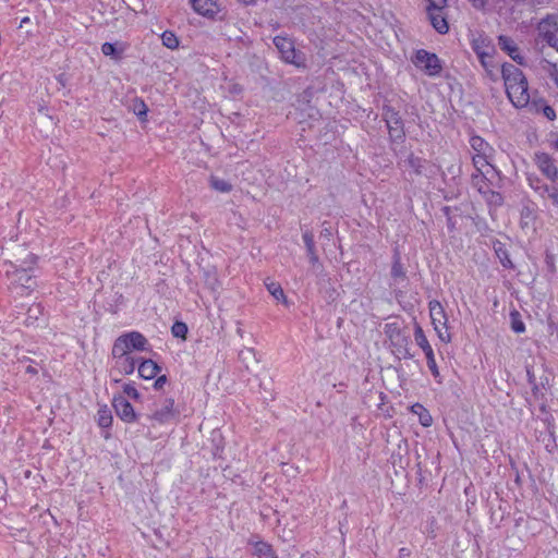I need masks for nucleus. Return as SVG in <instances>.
Wrapping results in <instances>:
<instances>
[{"instance_id": "nucleus-1", "label": "nucleus", "mask_w": 558, "mask_h": 558, "mask_svg": "<svg viewBox=\"0 0 558 558\" xmlns=\"http://www.w3.org/2000/svg\"><path fill=\"white\" fill-rule=\"evenodd\" d=\"M502 78L509 100L517 108L525 107L530 101L527 81L522 71L510 63L502 65Z\"/></svg>"}, {"instance_id": "nucleus-2", "label": "nucleus", "mask_w": 558, "mask_h": 558, "mask_svg": "<svg viewBox=\"0 0 558 558\" xmlns=\"http://www.w3.org/2000/svg\"><path fill=\"white\" fill-rule=\"evenodd\" d=\"M35 262L36 257L29 254L20 266H16L13 263L9 264L10 268L7 269V276L10 280L11 287L26 292L36 288L37 282L35 276L31 274L32 265H34Z\"/></svg>"}, {"instance_id": "nucleus-3", "label": "nucleus", "mask_w": 558, "mask_h": 558, "mask_svg": "<svg viewBox=\"0 0 558 558\" xmlns=\"http://www.w3.org/2000/svg\"><path fill=\"white\" fill-rule=\"evenodd\" d=\"M470 146L473 151L472 161L475 170H487L495 171L492 165L494 159L495 149L481 136L473 135L470 138Z\"/></svg>"}, {"instance_id": "nucleus-4", "label": "nucleus", "mask_w": 558, "mask_h": 558, "mask_svg": "<svg viewBox=\"0 0 558 558\" xmlns=\"http://www.w3.org/2000/svg\"><path fill=\"white\" fill-rule=\"evenodd\" d=\"M147 344V339L141 332H126L116 339L112 354L132 355L133 351H145Z\"/></svg>"}, {"instance_id": "nucleus-5", "label": "nucleus", "mask_w": 558, "mask_h": 558, "mask_svg": "<svg viewBox=\"0 0 558 558\" xmlns=\"http://www.w3.org/2000/svg\"><path fill=\"white\" fill-rule=\"evenodd\" d=\"M428 310L432 324L439 340L444 343H449L451 335L448 332V316L445 307L439 301L433 300L428 303Z\"/></svg>"}, {"instance_id": "nucleus-6", "label": "nucleus", "mask_w": 558, "mask_h": 558, "mask_svg": "<svg viewBox=\"0 0 558 558\" xmlns=\"http://www.w3.org/2000/svg\"><path fill=\"white\" fill-rule=\"evenodd\" d=\"M428 5L426 7L427 16L430 24L439 34H446L449 31V24L447 22V15L445 14V8L447 0H426Z\"/></svg>"}, {"instance_id": "nucleus-7", "label": "nucleus", "mask_w": 558, "mask_h": 558, "mask_svg": "<svg viewBox=\"0 0 558 558\" xmlns=\"http://www.w3.org/2000/svg\"><path fill=\"white\" fill-rule=\"evenodd\" d=\"M178 415L179 412L174 408V400L172 398H166L155 405V409L148 417L153 425L156 426L173 423Z\"/></svg>"}, {"instance_id": "nucleus-8", "label": "nucleus", "mask_w": 558, "mask_h": 558, "mask_svg": "<svg viewBox=\"0 0 558 558\" xmlns=\"http://www.w3.org/2000/svg\"><path fill=\"white\" fill-rule=\"evenodd\" d=\"M274 44L284 62L291 63L298 68L305 66V57L295 50L294 44L291 39L277 36L274 38Z\"/></svg>"}, {"instance_id": "nucleus-9", "label": "nucleus", "mask_w": 558, "mask_h": 558, "mask_svg": "<svg viewBox=\"0 0 558 558\" xmlns=\"http://www.w3.org/2000/svg\"><path fill=\"white\" fill-rule=\"evenodd\" d=\"M538 39L558 51V15H548L537 24Z\"/></svg>"}, {"instance_id": "nucleus-10", "label": "nucleus", "mask_w": 558, "mask_h": 558, "mask_svg": "<svg viewBox=\"0 0 558 558\" xmlns=\"http://www.w3.org/2000/svg\"><path fill=\"white\" fill-rule=\"evenodd\" d=\"M413 62L416 68L421 69L429 76H436L442 70L439 58L435 53H429L423 49L416 51Z\"/></svg>"}, {"instance_id": "nucleus-11", "label": "nucleus", "mask_w": 558, "mask_h": 558, "mask_svg": "<svg viewBox=\"0 0 558 558\" xmlns=\"http://www.w3.org/2000/svg\"><path fill=\"white\" fill-rule=\"evenodd\" d=\"M533 160L537 169L550 181H556L558 178V168L556 167L553 158L546 153H535Z\"/></svg>"}, {"instance_id": "nucleus-12", "label": "nucleus", "mask_w": 558, "mask_h": 558, "mask_svg": "<svg viewBox=\"0 0 558 558\" xmlns=\"http://www.w3.org/2000/svg\"><path fill=\"white\" fill-rule=\"evenodd\" d=\"M385 121L392 140L398 141L404 136L402 120L398 112L388 108L384 113Z\"/></svg>"}, {"instance_id": "nucleus-13", "label": "nucleus", "mask_w": 558, "mask_h": 558, "mask_svg": "<svg viewBox=\"0 0 558 558\" xmlns=\"http://www.w3.org/2000/svg\"><path fill=\"white\" fill-rule=\"evenodd\" d=\"M112 405L117 415L126 423L135 422L136 414L132 404L123 397H114Z\"/></svg>"}, {"instance_id": "nucleus-14", "label": "nucleus", "mask_w": 558, "mask_h": 558, "mask_svg": "<svg viewBox=\"0 0 558 558\" xmlns=\"http://www.w3.org/2000/svg\"><path fill=\"white\" fill-rule=\"evenodd\" d=\"M114 360V368L123 375H130L134 372L138 360L133 355L112 354Z\"/></svg>"}, {"instance_id": "nucleus-15", "label": "nucleus", "mask_w": 558, "mask_h": 558, "mask_svg": "<svg viewBox=\"0 0 558 558\" xmlns=\"http://www.w3.org/2000/svg\"><path fill=\"white\" fill-rule=\"evenodd\" d=\"M496 170H487L486 168H483V170H476V172L472 174L473 187H475L481 194H487L489 192V185L487 183L488 175L494 174Z\"/></svg>"}, {"instance_id": "nucleus-16", "label": "nucleus", "mask_w": 558, "mask_h": 558, "mask_svg": "<svg viewBox=\"0 0 558 558\" xmlns=\"http://www.w3.org/2000/svg\"><path fill=\"white\" fill-rule=\"evenodd\" d=\"M193 9L202 15H214L218 11L215 0H190Z\"/></svg>"}, {"instance_id": "nucleus-17", "label": "nucleus", "mask_w": 558, "mask_h": 558, "mask_svg": "<svg viewBox=\"0 0 558 558\" xmlns=\"http://www.w3.org/2000/svg\"><path fill=\"white\" fill-rule=\"evenodd\" d=\"M160 368L153 360H144L138 365V375L144 379H153L157 376Z\"/></svg>"}, {"instance_id": "nucleus-18", "label": "nucleus", "mask_w": 558, "mask_h": 558, "mask_svg": "<svg viewBox=\"0 0 558 558\" xmlns=\"http://www.w3.org/2000/svg\"><path fill=\"white\" fill-rule=\"evenodd\" d=\"M498 44L500 48L506 51L514 61L522 62V58L519 54V49L514 41L507 36H499Z\"/></svg>"}, {"instance_id": "nucleus-19", "label": "nucleus", "mask_w": 558, "mask_h": 558, "mask_svg": "<svg viewBox=\"0 0 558 558\" xmlns=\"http://www.w3.org/2000/svg\"><path fill=\"white\" fill-rule=\"evenodd\" d=\"M101 52L107 57H110L114 60H119V59H121V57L124 52V47L122 45L117 47L116 45H113L111 43H105L101 46Z\"/></svg>"}, {"instance_id": "nucleus-20", "label": "nucleus", "mask_w": 558, "mask_h": 558, "mask_svg": "<svg viewBox=\"0 0 558 558\" xmlns=\"http://www.w3.org/2000/svg\"><path fill=\"white\" fill-rule=\"evenodd\" d=\"M303 241H304L306 250H307L310 262L312 264H315L318 260V256H317V254L315 252V244H314V235H313V233L308 232V231L304 232L303 233Z\"/></svg>"}, {"instance_id": "nucleus-21", "label": "nucleus", "mask_w": 558, "mask_h": 558, "mask_svg": "<svg viewBox=\"0 0 558 558\" xmlns=\"http://www.w3.org/2000/svg\"><path fill=\"white\" fill-rule=\"evenodd\" d=\"M412 412L416 414L420 418V422L423 426L428 427L433 423L432 415L420 403H416L412 407Z\"/></svg>"}, {"instance_id": "nucleus-22", "label": "nucleus", "mask_w": 558, "mask_h": 558, "mask_svg": "<svg viewBox=\"0 0 558 558\" xmlns=\"http://www.w3.org/2000/svg\"><path fill=\"white\" fill-rule=\"evenodd\" d=\"M98 425L102 428H108L112 423V414L107 405L99 408L97 412Z\"/></svg>"}, {"instance_id": "nucleus-23", "label": "nucleus", "mask_w": 558, "mask_h": 558, "mask_svg": "<svg viewBox=\"0 0 558 558\" xmlns=\"http://www.w3.org/2000/svg\"><path fill=\"white\" fill-rule=\"evenodd\" d=\"M425 165H426L425 159L414 156L413 154H411L408 158V166L417 175L424 174Z\"/></svg>"}, {"instance_id": "nucleus-24", "label": "nucleus", "mask_w": 558, "mask_h": 558, "mask_svg": "<svg viewBox=\"0 0 558 558\" xmlns=\"http://www.w3.org/2000/svg\"><path fill=\"white\" fill-rule=\"evenodd\" d=\"M266 284V288L268 290V292L277 300V301H282V302H287V299L284 296V293H283V290L281 288V286L278 283V282H275V281H266L265 282Z\"/></svg>"}, {"instance_id": "nucleus-25", "label": "nucleus", "mask_w": 558, "mask_h": 558, "mask_svg": "<svg viewBox=\"0 0 558 558\" xmlns=\"http://www.w3.org/2000/svg\"><path fill=\"white\" fill-rule=\"evenodd\" d=\"M414 339H415L416 344L423 351L430 348V344L424 333V330L422 329V327L418 324H415V327H414Z\"/></svg>"}, {"instance_id": "nucleus-26", "label": "nucleus", "mask_w": 558, "mask_h": 558, "mask_svg": "<svg viewBox=\"0 0 558 558\" xmlns=\"http://www.w3.org/2000/svg\"><path fill=\"white\" fill-rule=\"evenodd\" d=\"M510 323L511 329L517 333H522L525 331V325L521 319V315L517 310L511 311L510 313Z\"/></svg>"}, {"instance_id": "nucleus-27", "label": "nucleus", "mask_w": 558, "mask_h": 558, "mask_svg": "<svg viewBox=\"0 0 558 558\" xmlns=\"http://www.w3.org/2000/svg\"><path fill=\"white\" fill-rule=\"evenodd\" d=\"M210 185L213 189H215L216 191L221 192V193H228L232 189L230 183H228L223 179H219L217 177L210 178Z\"/></svg>"}, {"instance_id": "nucleus-28", "label": "nucleus", "mask_w": 558, "mask_h": 558, "mask_svg": "<svg viewBox=\"0 0 558 558\" xmlns=\"http://www.w3.org/2000/svg\"><path fill=\"white\" fill-rule=\"evenodd\" d=\"M255 554L260 558H269L274 555L271 546L264 542H257L255 544Z\"/></svg>"}, {"instance_id": "nucleus-29", "label": "nucleus", "mask_w": 558, "mask_h": 558, "mask_svg": "<svg viewBox=\"0 0 558 558\" xmlns=\"http://www.w3.org/2000/svg\"><path fill=\"white\" fill-rule=\"evenodd\" d=\"M385 335L391 340H397L400 336V327L397 323H388L385 325Z\"/></svg>"}, {"instance_id": "nucleus-30", "label": "nucleus", "mask_w": 558, "mask_h": 558, "mask_svg": "<svg viewBox=\"0 0 558 558\" xmlns=\"http://www.w3.org/2000/svg\"><path fill=\"white\" fill-rule=\"evenodd\" d=\"M161 39L162 44L170 49L177 48L179 45L178 38L171 32H165Z\"/></svg>"}, {"instance_id": "nucleus-31", "label": "nucleus", "mask_w": 558, "mask_h": 558, "mask_svg": "<svg viewBox=\"0 0 558 558\" xmlns=\"http://www.w3.org/2000/svg\"><path fill=\"white\" fill-rule=\"evenodd\" d=\"M187 327L184 323H175L172 326V333L174 337L185 338Z\"/></svg>"}, {"instance_id": "nucleus-32", "label": "nucleus", "mask_w": 558, "mask_h": 558, "mask_svg": "<svg viewBox=\"0 0 558 558\" xmlns=\"http://www.w3.org/2000/svg\"><path fill=\"white\" fill-rule=\"evenodd\" d=\"M486 198V201L494 205H500L502 202V197L499 193H496L489 189V192L487 194H483Z\"/></svg>"}, {"instance_id": "nucleus-33", "label": "nucleus", "mask_w": 558, "mask_h": 558, "mask_svg": "<svg viewBox=\"0 0 558 558\" xmlns=\"http://www.w3.org/2000/svg\"><path fill=\"white\" fill-rule=\"evenodd\" d=\"M123 391L130 397V398H133V399H137L140 397V393L137 391V389L132 386V385H125L123 387Z\"/></svg>"}, {"instance_id": "nucleus-34", "label": "nucleus", "mask_w": 558, "mask_h": 558, "mask_svg": "<svg viewBox=\"0 0 558 558\" xmlns=\"http://www.w3.org/2000/svg\"><path fill=\"white\" fill-rule=\"evenodd\" d=\"M543 114L548 119V120H554L556 118V112L554 110L553 107L550 106H544L543 109Z\"/></svg>"}, {"instance_id": "nucleus-35", "label": "nucleus", "mask_w": 558, "mask_h": 558, "mask_svg": "<svg viewBox=\"0 0 558 558\" xmlns=\"http://www.w3.org/2000/svg\"><path fill=\"white\" fill-rule=\"evenodd\" d=\"M553 186H548L546 184H542L541 186H535V191H537L541 196L543 197H547V194L549 193V191H553Z\"/></svg>"}, {"instance_id": "nucleus-36", "label": "nucleus", "mask_w": 558, "mask_h": 558, "mask_svg": "<svg viewBox=\"0 0 558 558\" xmlns=\"http://www.w3.org/2000/svg\"><path fill=\"white\" fill-rule=\"evenodd\" d=\"M391 275H392L393 277H396V278H397V277H401V276H403L402 267H401V265H400V263H399V262H397V263H395V264H393V266H392V268H391Z\"/></svg>"}, {"instance_id": "nucleus-37", "label": "nucleus", "mask_w": 558, "mask_h": 558, "mask_svg": "<svg viewBox=\"0 0 558 558\" xmlns=\"http://www.w3.org/2000/svg\"><path fill=\"white\" fill-rule=\"evenodd\" d=\"M547 198H549L553 204L558 207V189L554 187L553 191H549Z\"/></svg>"}, {"instance_id": "nucleus-38", "label": "nucleus", "mask_w": 558, "mask_h": 558, "mask_svg": "<svg viewBox=\"0 0 558 558\" xmlns=\"http://www.w3.org/2000/svg\"><path fill=\"white\" fill-rule=\"evenodd\" d=\"M427 366H428L429 371L432 372V374L434 375V377L439 376V371H438V367L436 364V360L427 362Z\"/></svg>"}, {"instance_id": "nucleus-39", "label": "nucleus", "mask_w": 558, "mask_h": 558, "mask_svg": "<svg viewBox=\"0 0 558 558\" xmlns=\"http://www.w3.org/2000/svg\"><path fill=\"white\" fill-rule=\"evenodd\" d=\"M166 383H167V377H166L165 375L159 376V377L156 379V381H155V384H154V387H155L156 389H161Z\"/></svg>"}, {"instance_id": "nucleus-40", "label": "nucleus", "mask_w": 558, "mask_h": 558, "mask_svg": "<svg viewBox=\"0 0 558 558\" xmlns=\"http://www.w3.org/2000/svg\"><path fill=\"white\" fill-rule=\"evenodd\" d=\"M423 352H424V354L426 356L427 362L435 360V354H434V351H433L432 347L429 349L423 351Z\"/></svg>"}, {"instance_id": "nucleus-41", "label": "nucleus", "mask_w": 558, "mask_h": 558, "mask_svg": "<svg viewBox=\"0 0 558 558\" xmlns=\"http://www.w3.org/2000/svg\"><path fill=\"white\" fill-rule=\"evenodd\" d=\"M400 558H408L410 556V550L408 548H401L399 550Z\"/></svg>"}, {"instance_id": "nucleus-42", "label": "nucleus", "mask_w": 558, "mask_h": 558, "mask_svg": "<svg viewBox=\"0 0 558 558\" xmlns=\"http://www.w3.org/2000/svg\"><path fill=\"white\" fill-rule=\"evenodd\" d=\"M147 111L146 105L144 102L141 104V108L138 110V114H145Z\"/></svg>"}, {"instance_id": "nucleus-43", "label": "nucleus", "mask_w": 558, "mask_h": 558, "mask_svg": "<svg viewBox=\"0 0 558 558\" xmlns=\"http://www.w3.org/2000/svg\"><path fill=\"white\" fill-rule=\"evenodd\" d=\"M530 180V185L535 190V186H541L542 184H539V181L538 180H535L536 183H534V181L532 179H529Z\"/></svg>"}, {"instance_id": "nucleus-44", "label": "nucleus", "mask_w": 558, "mask_h": 558, "mask_svg": "<svg viewBox=\"0 0 558 558\" xmlns=\"http://www.w3.org/2000/svg\"><path fill=\"white\" fill-rule=\"evenodd\" d=\"M241 2L245 3V4H251L253 3L255 0H240Z\"/></svg>"}, {"instance_id": "nucleus-45", "label": "nucleus", "mask_w": 558, "mask_h": 558, "mask_svg": "<svg viewBox=\"0 0 558 558\" xmlns=\"http://www.w3.org/2000/svg\"><path fill=\"white\" fill-rule=\"evenodd\" d=\"M482 64L486 66L487 60H484V54H481Z\"/></svg>"}, {"instance_id": "nucleus-46", "label": "nucleus", "mask_w": 558, "mask_h": 558, "mask_svg": "<svg viewBox=\"0 0 558 558\" xmlns=\"http://www.w3.org/2000/svg\"><path fill=\"white\" fill-rule=\"evenodd\" d=\"M482 64L486 66L487 60H484V54H481Z\"/></svg>"}, {"instance_id": "nucleus-47", "label": "nucleus", "mask_w": 558, "mask_h": 558, "mask_svg": "<svg viewBox=\"0 0 558 558\" xmlns=\"http://www.w3.org/2000/svg\"><path fill=\"white\" fill-rule=\"evenodd\" d=\"M27 22H29V17H24V19L22 20V24H23V23H27Z\"/></svg>"}]
</instances>
